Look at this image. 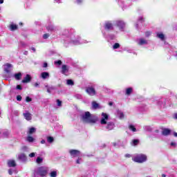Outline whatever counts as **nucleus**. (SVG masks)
<instances>
[{
  "label": "nucleus",
  "instance_id": "1",
  "mask_svg": "<svg viewBox=\"0 0 177 177\" xmlns=\"http://www.w3.org/2000/svg\"><path fill=\"white\" fill-rule=\"evenodd\" d=\"M81 120L85 124H95L97 118L95 115L91 114L89 111H86L81 115Z\"/></svg>",
  "mask_w": 177,
  "mask_h": 177
},
{
  "label": "nucleus",
  "instance_id": "23",
  "mask_svg": "<svg viewBox=\"0 0 177 177\" xmlns=\"http://www.w3.org/2000/svg\"><path fill=\"white\" fill-rule=\"evenodd\" d=\"M129 129H130V131H132V132H136V128H135V126L130 124L129 126Z\"/></svg>",
  "mask_w": 177,
  "mask_h": 177
},
{
  "label": "nucleus",
  "instance_id": "8",
  "mask_svg": "<svg viewBox=\"0 0 177 177\" xmlns=\"http://www.w3.org/2000/svg\"><path fill=\"white\" fill-rule=\"evenodd\" d=\"M69 153H70L71 157H78L81 154V152H80V151L75 150V149L70 150Z\"/></svg>",
  "mask_w": 177,
  "mask_h": 177
},
{
  "label": "nucleus",
  "instance_id": "9",
  "mask_svg": "<svg viewBox=\"0 0 177 177\" xmlns=\"http://www.w3.org/2000/svg\"><path fill=\"white\" fill-rule=\"evenodd\" d=\"M23 115L27 121H31L32 118V115L28 111H26V113H23Z\"/></svg>",
  "mask_w": 177,
  "mask_h": 177
},
{
  "label": "nucleus",
  "instance_id": "11",
  "mask_svg": "<svg viewBox=\"0 0 177 177\" xmlns=\"http://www.w3.org/2000/svg\"><path fill=\"white\" fill-rule=\"evenodd\" d=\"M68 70H69V68L68 66H67V65H62V74H64V75H68Z\"/></svg>",
  "mask_w": 177,
  "mask_h": 177
},
{
  "label": "nucleus",
  "instance_id": "32",
  "mask_svg": "<svg viewBox=\"0 0 177 177\" xmlns=\"http://www.w3.org/2000/svg\"><path fill=\"white\" fill-rule=\"evenodd\" d=\"M118 115L119 118H120V120H122V118H124V113L122 112H118Z\"/></svg>",
  "mask_w": 177,
  "mask_h": 177
},
{
  "label": "nucleus",
  "instance_id": "29",
  "mask_svg": "<svg viewBox=\"0 0 177 177\" xmlns=\"http://www.w3.org/2000/svg\"><path fill=\"white\" fill-rule=\"evenodd\" d=\"M132 93V88H127L126 95H131Z\"/></svg>",
  "mask_w": 177,
  "mask_h": 177
},
{
  "label": "nucleus",
  "instance_id": "40",
  "mask_svg": "<svg viewBox=\"0 0 177 177\" xmlns=\"http://www.w3.org/2000/svg\"><path fill=\"white\" fill-rule=\"evenodd\" d=\"M17 100H18V102H21V95H17Z\"/></svg>",
  "mask_w": 177,
  "mask_h": 177
},
{
  "label": "nucleus",
  "instance_id": "10",
  "mask_svg": "<svg viewBox=\"0 0 177 177\" xmlns=\"http://www.w3.org/2000/svg\"><path fill=\"white\" fill-rule=\"evenodd\" d=\"M18 160H20L22 162H26L27 161V156L25 153H21L18 155Z\"/></svg>",
  "mask_w": 177,
  "mask_h": 177
},
{
  "label": "nucleus",
  "instance_id": "26",
  "mask_svg": "<svg viewBox=\"0 0 177 177\" xmlns=\"http://www.w3.org/2000/svg\"><path fill=\"white\" fill-rule=\"evenodd\" d=\"M35 132V128L32 127L29 129V131H28V133H29V135H31L32 133H34Z\"/></svg>",
  "mask_w": 177,
  "mask_h": 177
},
{
  "label": "nucleus",
  "instance_id": "37",
  "mask_svg": "<svg viewBox=\"0 0 177 177\" xmlns=\"http://www.w3.org/2000/svg\"><path fill=\"white\" fill-rule=\"evenodd\" d=\"M43 38H44V39H48V38H49V34H48V33L44 34V35H43Z\"/></svg>",
  "mask_w": 177,
  "mask_h": 177
},
{
  "label": "nucleus",
  "instance_id": "62",
  "mask_svg": "<svg viewBox=\"0 0 177 177\" xmlns=\"http://www.w3.org/2000/svg\"><path fill=\"white\" fill-rule=\"evenodd\" d=\"M165 174H162V177H165Z\"/></svg>",
  "mask_w": 177,
  "mask_h": 177
},
{
  "label": "nucleus",
  "instance_id": "5",
  "mask_svg": "<svg viewBox=\"0 0 177 177\" xmlns=\"http://www.w3.org/2000/svg\"><path fill=\"white\" fill-rule=\"evenodd\" d=\"M3 69L6 73H10L13 70V66L11 64H6L3 65Z\"/></svg>",
  "mask_w": 177,
  "mask_h": 177
},
{
  "label": "nucleus",
  "instance_id": "38",
  "mask_svg": "<svg viewBox=\"0 0 177 177\" xmlns=\"http://www.w3.org/2000/svg\"><path fill=\"white\" fill-rule=\"evenodd\" d=\"M57 104L59 107H60L62 106V101L57 100Z\"/></svg>",
  "mask_w": 177,
  "mask_h": 177
},
{
  "label": "nucleus",
  "instance_id": "36",
  "mask_svg": "<svg viewBox=\"0 0 177 177\" xmlns=\"http://www.w3.org/2000/svg\"><path fill=\"white\" fill-rule=\"evenodd\" d=\"M23 151H28V147H27L26 146H24L21 148Z\"/></svg>",
  "mask_w": 177,
  "mask_h": 177
},
{
  "label": "nucleus",
  "instance_id": "31",
  "mask_svg": "<svg viewBox=\"0 0 177 177\" xmlns=\"http://www.w3.org/2000/svg\"><path fill=\"white\" fill-rule=\"evenodd\" d=\"M144 129L145 131L150 132V131H151V127H150V126H145L144 127Z\"/></svg>",
  "mask_w": 177,
  "mask_h": 177
},
{
  "label": "nucleus",
  "instance_id": "61",
  "mask_svg": "<svg viewBox=\"0 0 177 177\" xmlns=\"http://www.w3.org/2000/svg\"><path fill=\"white\" fill-rule=\"evenodd\" d=\"M113 104V102H109V106H111Z\"/></svg>",
  "mask_w": 177,
  "mask_h": 177
},
{
  "label": "nucleus",
  "instance_id": "21",
  "mask_svg": "<svg viewBox=\"0 0 177 177\" xmlns=\"http://www.w3.org/2000/svg\"><path fill=\"white\" fill-rule=\"evenodd\" d=\"M10 30L11 31H15V30H17V25L12 24L10 25Z\"/></svg>",
  "mask_w": 177,
  "mask_h": 177
},
{
  "label": "nucleus",
  "instance_id": "2",
  "mask_svg": "<svg viewBox=\"0 0 177 177\" xmlns=\"http://www.w3.org/2000/svg\"><path fill=\"white\" fill-rule=\"evenodd\" d=\"M49 168L46 167H40L35 169L34 177L45 176L48 174Z\"/></svg>",
  "mask_w": 177,
  "mask_h": 177
},
{
  "label": "nucleus",
  "instance_id": "43",
  "mask_svg": "<svg viewBox=\"0 0 177 177\" xmlns=\"http://www.w3.org/2000/svg\"><path fill=\"white\" fill-rule=\"evenodd\" d=\"M171 146H172L173 147H176V142H171Z\"/></svg>",
  "mask_w": 177,
  "mask_h": 177
},
{
  "label": "nucleus",
  "instance_id": "33",
  "mask_svg": "<svg viewBox=\"0 0 177 177\" xmlns=\"http://www.w3.org/2000/svg\"><path fill=\"white\" fill-rule=\"evenodd\" d=\"M27 140L28 142H34V138H32V136H28L27 138Z\"/></svg>",
  "mask_w": 177,
  "mask_h": 177
},
{
  "label": "nucleus",
  "instance_id": "3",
  "mask_svg": "<svg viewBox=\"0 0 177 177\" xmlns=\"http://www.w3.org/2000/svg\"><path fill=\"white\" fill-rule=\"evenodd\" d=\"M132 160L134 161V162L142 164V162L147 161V156L143 153H140L134 156Z\"/></svg>",
  "mask_w": 177,
  "mask_h": 177
},
{
  "label": "nucleus",
  "instance_id": "46",
  "mask_svg": "<svg viewBox=\"0 0 177 177\" xmlns=\"http://www.w3.org/2000/svg\"><path fill=\"white\" fill-rule=\"evenodd\" d=\"M47 30H48V31H52L53 30V27L50 26V27H47Z\"/></svg>",
  "mask_w": 177,
  "mask_h": 177
},
{
  "label": "nucleus",
  "instance_id": "18",
  "mask_svg": "<svg viewBox=\"0 0 177 177\" xmlns=\"http://www.w3.org/2000/svg\"><path fill=\"white\" fill-rule=\"evenodd\" d=\"M92 107L94 110H96L97 109H100V106L99 105V104H97V102H96V101H93L92 103Z\"/></svg>",
  "mask_w": 177,
  "mask_h": 177
},
{
  "label": "nucleus",
  "instance_id": "30",
  "mask_svg": "<svg viewBox=\"0 0 177 177\" xmlns=\"http://www.w3.org/2000/svg\"><path fill=\"white\" fill-rule=\"evenodd\" d=\"M66 84H67V85L73 86V85H74V82L71 80H67Z\"/></svg>",
  "mask_w": 177,
  "mask_h": 177
},
{
  "label": "nucleus",
  "instance_id": "15",
  "mask_svg": "<svg viewBox=\"0 0 177 177\" xmlns=\"http://www.w3.org/2000/svg\"><path fill=\"white\" fill-rule=\"evenodd\" d=\"M137 43L138 45H146L147 44V40L145 39H139L137 40Z\"/></svg>",
  "mask_w": 177,
  "mask_h": 177
},
{
  "label": "nucleus",
  "instance_id": "34",
  "mask_svg": "<svg viewBox=\"0 0 177 177\" xmlns=\"http://www.w3.org/2000/svg\"><path fill=\"white\" fill-rule=\"evenodd\" d=\"M118 48H120V44L115 43V44L113 45V49H118Z\"/></svg>",
  "mask_w": 177,
  "mask_h": 177
},
{
  "label": "nucleus",
  "instance_id": "44",
  "mask_svg": "<svg viewBox=\"0 0 177 177\" xmlns=\"http://www.w3.org/2000/svg\"><path fill=\"white\" fill-rule=\"evenodd\" d=\"M8 174H9V175H12L13 174V170L12 169H10L8 170Z\"/></svg>",
  "mask_w": 177,
  "mask_h": 177
},
{
  "label": "nucleus",
  "instance_id": "24",
  "mask_svg": "<svg viewBox=\"0 0 177 177\" xmlns=\"http://www.w3.org/2000/svg\"><path fill=\"white\" fill-rule=\"evenodd\" d=\"M42 161H44V158H42L41 157H37V158L36 160V162L37 164H42Z\"/></svg>",
  "mask_w": 177,
  "mask_h": 177
},
{
  "label": "nucleus",
  "instance_id": "59",
  "mask_svg": "<svg viewBox=\"0 0 177 177\" xmlns=\"http://www.w3.org/2000/svg\"><path fill=\"white\" fill-rule=\"evenodd\" d=\"M113 146L115 147L117 146V144L115 142H114Z\"/></svg>",
  "mask_w": 177,
  "mask_h": 177
},
{
  "label": "nucleus",
  "instance_id": "20",
  "mask_svg": "<svg viewBox=\"0 0 177 177\" xmlns=\"http://www.w3.org/2000/svg\"><path fill=\"white\" fill-rule=\"evenodd\" d=\"M8 167H15L16 165V162L13 160H9L8 162Z\"/></svg>",
  "mask_w": 177,
  "mask_h": 177
},
{
  "label": "nucleus",
  "instance_id": "49",
  "mask_svg": "<svg viewBox=\"0 0 177 177\" xmlns=\"http://www.w3.org/2000/svg\"><path fill=\"white\" fill-rule=\"evenodd\" d=\"M30 50H32L33 52L36 51L35 48H34V47H31Z\"/></svg>",
  "mask_w": 177,
  "mask_h": 177
},
{
  "label": "nucleus",
  "instance_id": "14",
  "mask_svg": "<svg viewBox=\"0 0 177 177\" xmlns=\"http://www.w3.org/2000/svg\"><path fill=\"white\" fill-rule=\"evenodd\" d=\"M104 28L105 30H113V24L110 21H107L105 23Z\"/></svg>",
  "mask_w": 177,
  "mask_h": 177
},
{
  "label": "nucleus",
  "instance_id": "39",
  "mask_svg": "<svg viewBox=\"0 0 177 177\" xmlns=\"http://www.w3.org/2000/svg\"><path fill=\"white\" fill-rule=\"evenodd\" d=\"M124 157H126V158H131V157H132V156L129 153H127L124 155Z\"/></svg>",
  "mask_w": 177,
  "mask_h": 177
},
{
  "label": "nucleus",
  "instance_id": "60",
  "mask_svg": "<svg viewBox=\"0 0 177 177\" xmlns=\"http://www.w3.org/2000/svg\"><path fill=\"white\" fill-rule=\"evenodd\" d=\"M3 3V0H0V3Z\"/></svg>",
  "mask_w": 177,
  "mask_h": 177
},
{
  "label": "nucleus",
  "instance_id": "63",
  "mask_svg": "<svg viewBox=\"0 0 177 177\" xmlns=\"http://www.w3.org/2000/svg\"><path fill=\"white\" fill-rule=\"evenodd\" d=\"M1 60H2V57L0 56V62H1Z\"/></svg>",
  "mask_w": 177,
  "mask_h": 177
},
{
  "label": "nucleus",
  "instance_id": "48",
  "mask_svg": "<svg viewBox=\"0 0 177 177\" xmlns=\"http://www.w3.org/2000/svg\"><path fill=\"white\" fill-rule=\"evenodd\" d=\"M43 67H44V68L48 67V63L45 62V63L44 64Z\"/></svg>",
  "mask_w": 177,
  "mask_h": 177
},
{
  "label": "nucleus",
  "instance_id": "64",
  "mask_svg": "<svg viewBox=\"0 0 177 177\" xmlns=\"http://www.w3.org/2000/svg\"><path fill=\"white\" fill-rule=\"evenodd\" d=\"M19 24H23L20 23Z\"/></svg>",
  "mask_w": 177,
  "mask_h": 177
},
{
  "label": "nucleus",
  "instance_id": "51",
  "mask_svg": "<svg viewBox=\"0 0 177 177\" xmlns=\"http://www.w3.org/2000/svg\"><path fill=\"white\" fill-rule=\"evenodd\" d=\"M45 140H42L41 141V145H45Z\"/></svg>",
  "mask_w": 177,
  "mask_h": 177
},
{
  "label": "nucleus",
  "instance_id": "7",
  "mask_svg": "<svg viewBox=\"0 0 177 177\" xmlns=\"http://www.w3.org/2000/svg\"><path fill=\"white\" fill-rule=\"evenodd\" d=\"M86 92L88 95H90V96H95V95H96V91H95V88H93V87L87 88Z\"/></svg>",
  "mask_w": 177,
  "mask_h": 177
},
{
  "label": "nucleus",
  "instance_id": "13",
  "mask_svg": "<svg viewBox=\"0 0 177 177\" xmlns=\"http://www.w3.org/2000/svg\"><path fill=\"white\" fill-rule=\"evenodd\" d=\"M162 135H163V136H168L169 135H171V130H169V129H163L162 131Z\"/></svg>",
  "mask_w": 177,
  "mask_h": 177
},
{
  "label": "nucleus",
  "instance_id": "22",
  "mask_svg": "<svg viewBox=\"0 0 177 177\" xmlns=\"http://www.w3.org/2000/svg\"><path fill=\"white\" fill-rule=\"evenodd\" d=\"M54 140H55V139L53 138V137H52V136L47 137V142L48 143H53Z\"/></svg>",
  "mask_w": 177,
  "mask_h": 177
},
{
  "label": "nucleus",
  "instance_id": "47",
  "mask_svg": "<svg viewBox=\"0 0 177 177\" xmlns=\"http://www.w3.org/2000/svg\"><path fill=\"white\" fill-rule=\"evenodd\" d=\"M55 64H59V66H60V64H62V62L60 60H58L57 62H55Z\"/></svg>",
  "mask_w": 177,
  "mask_h": 177
},
{
  "label": "nucleus",
  "instance_id": "19",
  "mask_svg": "<svg viewBox=\"0 0 177 177\" xmlns=\"http://www.w3.org/2000/svg\"><path fill=\"white\" fill-rule=\"evenodd\" d=\"M21 73H15L14 75V77L15 78V80H17V81H19V80H21Z\"/></svg>",
  "mask_w": 177,
  "mask_h": 177
},
{
  "label": "nucleus",
  "instance_id": "16",
  "mask_svg": "<svg viewBox=\"0 0 177 177\" xmlns=\"http://www.w3.org/2000/svg\"><path fill=\"white\" fill-rule=\"evenodd\" d=\"M30 81H31V76H30V75H26V76L22 80V82L24 84H27V82H30Z\"/></svg>",
  "mask_w": 177,
  "mask_h": 177
},
{
  "label": "nucleus",
  "instance_id": "17",
  "mask_svg": "<svg viewBox=\"0 0 177 177\" xmlns=\"http://www.w3.org/2000/svg\"><path fill=\"white\" fill-rule=\"evenodd\" d=\"M41 77L42 80H46V78H49V73L43 72L41 73Z\"/></svg>",
  "mask_w": 177,
  "mask_h": 177
},
{
  "label": "nucleus",
  "instance_id": "50",
  "mask_svg": "<svg viewBox=\"0 0 177 177\" xmlns=\"http://www.w3.org/2000/svg\"><path fill=\"white\" fill-rule=\"evenodd\" d=\"M145 35H146V37H149V35H150V32H147L145 33Z\"/></svg>",
  "mask_w": 177,
  "mask_h": 177
},
{
  "label": "nucleus",
  "instance_id": "12",
  "mask_svg": "<svg viewBox=\"0 0 177 177\" xmlns=\"http://www.w3.org/2000/svg\"><path fill=\"white\" fill-rule=\"evenodd\" d=\"M116 24L118 26V27H119L120 30H122L123 28H124L125 27V23H124V21H118L116 22Z\"/></svg>",
  "mask_w": 177,
  "mask_h": 177
},
{
  "label": "nucleus",
  "instance_id": "45",
  "mask_svg": "<svg viewBox=\"0 0 177 177\" xmlns=\"http://www.w3.org/2000/svg\"><path fill=\"white\" fill-rule=\"evenodd\" d=\"M17 89H19V91H21V89H23V88H21V85H17Z\"/></svg>",
  "mask_w": 177,
  "mask_h": 177
},
{
  "label": "nucleus",
  "instance_id": "4",
  "mask_svg": "<svg viewBox=\"0 0 177 177\" xmlns=\"http://www.w3.org/2000/svg\"><path fill=\"white\" fill-rule=\"evenodd\" d=\"M107 121H109V114L102 113L101 115L100 124L102 125H106L107 124Z\"/></svg>",
  "mask_w": 177,
  "mask_h": 177
},
{
  "label": "nucleus",
  "instance_id": "57",
  "mask_svg": "<svg viewBox=\"0 0 177 177\" xmlns=\"http://www.w3.org/2000/svg\"><path fill=\"white\" fill-rule=\"evenodd\" d=\"M39 84L38 83H35V86H36V87H37V86H39Z\"/></svg>",
  "mask_w": 177,
  "mask_h": 177
},
{
  "label": "nucleus",
  "instance_id": "41",
  "mask_svg": "<svg viewBox=\"0 0 177 177\" xmlns=\"http://www.w3.org/2000/svg\"><path fill=\"white\" fill-rule=\"evenodd\" d=\"M77 164H81L82 162V160L81 158H78L76 161Z\"/></svg>",
  "mask_w": 177,
  "mask_h": 177
},
{
  "label": "nucleus",
  "instance_id": "27",
  "mask_svg": "<svg viewBox=\"0 0 177 177\" xmlns=\"http://www.w3.org/2000/svg\"><path fill=\"white\" fill-rule=\"evenodd\" d=\"M139 140H133L131 142L132 146H138Z\"/></svg>",
  "mask_w": 177,
  "mask_h": 177
},
{
  "label": "nucleus",
  "instance_id": "42",
  "mask_svg": "<svg viewBox=\"0 0 177 177\" xmlns=\"http://www.w3.org/2000/svg\"><path fill=\"white\" fill-rule=\"evenodd\" d=\"M31 100H31V98H30V97H26V102H31Z\"/></svg>",
  "mask_w": 177,
  "mask_h": 177
},
{
  "label": "nucleus",
  "instance_id": "6",
  "mask_svg": "<svg viewBox=\"0 0 177 177\" xmlns=\"http://www.w3.org/2000/svg\"><path fill=\"white\" fill-rule=\"evenodd\" d=\"M106 129H107L108 131H113V129H114V128H115V124H114V122H106Z\"/></svg>",
  "mask_w": 177,
  "mask_h": 177
},
{
  "label": "nucleus",
  "instance_id": "52",
  "mask_svg": "<svg viewBox=\"0 0 177 177\" xmlns=\"http://www.w3.org/2000/svg\"><path fill=\"white\" fill-rule=\"evenodd\" d=\"M47 92H48V93H50V88H47Z\"/></svg>",
  "mask_w": 177,
  "mask_h": 177
},
{
  "label": "nucleus",
  "instance_id": "53",
  "mask_svg": "<svg viewBox=\"0 0 177 177\" xmlns=\"http://www.w3.org/2000/svg\"><path fill=\"white\" fill-rule=\"evenodd\" d=\"M74 43H75V45H78L80 44V41H74Z\"/></svg>",
  "mask_w": 177,
  "mask_h": 177
},
{
  "label": "nucleus",
  "instance_id": "35",
  "mask_svg": "<svg viewBox=\"0 0 177 177\" xmlns=\"http://www.w3.org/2000/svg\"><path fill=\"white\" fill-rule=\"evenodd\" d=\"M35 154H37V153L32 152V153H31L29 154V157H30V158H32L35 157Z\"/></svg>",
  "mask_w": 177,
  "mask_h": 177
},
{
  "label": "nucleus",
  "instance_id": "58",
  "mask_svg": "<svg viewBox=\"0 0 177 177\" xmlns=\"http://www.w3.org/2000/svg\"><path fill=\"white\" fill-rule=\"evenodd\" d=\"M24 55H28V51H25Z\"/></svg>",
  "mask_w": 177,
  "mask_h": 177
},
{
  "label": "nucleus",
  "instance_id": "54",
  "mask_svg": "<svg viewBox=\"0 0 177 177\" xmlns=\"http://www.w3.org/2000/svg\"><path fill=\"white\" fill-rule=\"evenodd\" d=\"M77 3H81L82 2V0H77Z\"/></svg>",
  "mask_w": 177,
  "mask_h": 177
},
{
  "label": "nucleus",
  "instance_id": "28",
  "mask_svg": "<svg viewBox=\"0 0 177 177\" xmlns=\"http://www.w3.org/2000/svg\"><path fill=\"white\" fill-rule=\"evenodd\" d=\"M50 177H56L57 176V172L56 171H51L50 174Z\"/></svg>",
  "mask_w": 177,
  "mask_h": 177
},
{
  "label": "nucleus",
  "instance_id": "56",
  "mask_svg": "<svg viewBox=\"0 0 177 177\" xmlns=\"http://www.w3.org/2000/svg\"><path fill=\"white\" fill-rule=\"evenodd\" d=\"M174 118H175L176 120H177V113H175V114H174Z\"/></svg>",
  "mask_w": 177,
  "mask_h": 177
},
{
  "label": "nucleus",
  "instance_id": "25",
  "mask_svg": "<svg viewBox=\"0 0 177 177\" xmlns=\"http://www.w3.org/2000/svg\"><path fill=\"white\" fill-rule=\"evenodd\" d=\"M157 37H159L160 39H161L162 41H164V38H165L164 34H162V33H158L157 34Z\"/></svg>",
  "mask_w": 177,
  "mask_h": 177
},
{
  "label": "nucleus",
  "instance_id": "55",
  "mask_svg": "<svg viewBox=\"0 0 177 177\" xmlns=\"http://www.w3.org/2000/svg\"><path fill=\"white\" fill-rule=\"evenodd\" d=\"M174 136H175V138H177V133L176 132L174 133Z\"/></svg>",
  "mask_w": 177,
  "mask_h": 177
}]
</instances>
